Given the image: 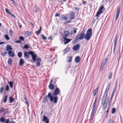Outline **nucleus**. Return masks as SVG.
Masks as SVG:
<instances>
[{"label":"nucleus","mask_w":123,"mask_h":123,"mask_svg":"<svg viewBox=\"0 0 123 123\" xmlns=\"http://www.w3.org/2000/svg\"><path fill=\"white\" fill-rule=\"evenodd\" d=\"M111 85V82H109L102 100L101 103L103 105V109L104 110H105V109L107 105V103L106 102V100L108 99V98L107 97V96L110 87Z\"/></svg>","instance_id":"1"},{"label":"nucleus","mask_w":123,"mask_h":123,"mask_svg":"<svg viewBox=\"0 0 123 123\" xmlns=\"http://www.w3.org/2000/svg\"><path fill=\"white\" fill-rule=\"evenodd\" d=\"M92 29L90 28L86 31V34H85V38L87 40H89L91 37L92 35Z\"/></svg>","instance_id":"2"},{"label":"nucleus","mask_w":123,"mask_h":123,"mask_svg":"<svg viewBox=\"0 0 123 123\" xmlns=\"http://www.w3.org/2000/svg\"><path fill=\"white\" fill-rule=\"evenodd\" d=\"M49 98H50V101H53V99L54 98L52 97V95L50 92L49 93L48 95H46L44 97L43 100V102L45 103L49 99Z\"/></svg>","instance_id":"3"},{"label":"nucleus","mask_w":123,"mask_h":123,"mask_svg":"<svg viewBox=\"0 0 123 123\" xmlns=\"http://www.w3.org/2000/svg\"><path fill=\"white\" fill-rule=\"evenodd\" d=\"M85 38V34L84 33H80L78 36L76 37L75 39V40L74 42H73V43H74V42L77 41L78 39L82 40Z\"/></svg>","instance_id":"4"},{"label":"nucleus","mask_w":123,"mask_h":123,"mask_svg":"<svg viewBox=\"0 0 123 123\" xmlns=\"http://www.w3.org/2000/svg\"><path fill=\"white\" fill-rule=\"evenodd\" d=\"M104 9H105L104 7L102 6H101L97 12L96 16L97 17H98L100 14L103 12L102 11Z\"/></svg>","instance_id":"5"},{"label":"nucleus","mask_w":123,"mask_h":123,"mask_svg":"<svg viewBox=\"0 0 123 123\" xmlns=\"http://www.w3.org/2000/svg\"><path fill=\"white\" fill-rule=\"evenodd\" d=\"M98 96L97 95L96 96L95 100L93 103V106L92 109L95 110L97 108V100L98 98Z\"/></svg>","instance_id":"6"},{"label":"nucleus","mask_w":123,"mask_h":123,"mask_svg":"<svg viewBox=\"0 0 123 123\" xmlns=\"http://www.w3.org/2000/svg\"><path fill=\"white\" fill-rule=\"evenodd\" d=\"M60 92V89L58 87H57L55 90L54 92L53 93V95L55 96L58 95Z\"/></svg>","instance_id":"7"},{"label":"nucleus","mask_w":123,"mask_h":123,"mask_svg":"<svg viewBox=\"0 0 123 123\" xmlns=\"http://www.w3.org/2000/svg\"><path fill=\"white\" fill-rule=\"evenodd\" d=\"M30 54L31 55V56L33 60L36 63L35 61H36V59L37 58V55L35 54H34V52L32 51L30 52Z\"/></svg>","instance_id":"8"},{"label":"nucleus","mask_w":123,"mask_h":123,"mask_svg":"<svg viewBox=\"0 0 123 123\" xmlns=\"http://www.w3.org/2000/svg\"><path fill=\"white\" fill-rule=\"evenodd\" d=\"M75 14L73 11H71L69 14V17L71 19H73L75 17Z\"/></svg>","instance_id":"9"},{"label":"nucleus","mask_w":123,"mask_h":123,"mask_svg":"<svg viewBox=\"0 0 123 123\" xmlns=\"http://www.w3.org/2000/svg\"><path fill=\"white\" fill-rule=\"evenodd\" d=\"M120 7H118L116 17V20H117L118 18L120 13Z\"/></svg>","instance_id":"10"},{"label":"nucleus","mask_w":123,"mask_h":123,"mask_svg":"<svg viewBox=\"0 0 123 123\" xmlns=\"http://www.w3.org/2000/svg\"><path fill=\"white\" fill-rule=\"evenodd\" d=\"M53 96L52 95V97H53L54 98L53 99V101L51 102H53L54 103H56L57 102L58 99V97L56 96Z\"/></svg>","instance_id":"11"},{"label":"nucleus","mask_w":123,"mask_h":123,"mask_svg":"<svg viewBox=\"0 0 123 123\" xmlns=\"http://www.w3.org/2000/svg\"><path fill=\"white\" fill-rule=\"evenodd\" d=\"M80 47V45L79 44H77L74 45L73 47V49L75 51L78 50Z\"/></svg>","instance_id":"12"},{"label":"nucleus","mask_w":123,"mask_h":123,"mask_svg":"<svg viewBox=\"0 0 123 123\" xmlns=\"http://www.w3.org/2000/svg\"><path fill=\"white\" fill-rule=\"evenodd\" d=\"M29 54H30L29 52H25L24 53V56L26 59H28L29 58Z\"/></svg>","instance_id":"13"},{"label":"nucleus","mask_w":123,"mask_h":123,"mask_svg":"<svg viewBox=\"0 0 123 123\" xmlns=\"http://www.w3.org/2000/svg\"><path fill=\"white\" fill-rule=\"evenodd\" d=\"M8 54L10 56L12 57H14L15 56V54L11 50H10L9 51Z\"/></svg>","instance_id":"14"},{"label":"nucleus","mask_w":123,"mask_h":123,"mask_svg":"<svg viewBox=\"0 0 123 123\" xmlns=\"http://www.w3.org/2000/svg\"><path fill=\"white\" fill-rule=\"evenodd\" d=\"M70 34L69 32L67 31H65L64 32L63 37H67L69 36Z\"/></svg>","instance_id":"15"},{"label":"nucleus","mask_w":123,"mask_h":123,"mask_svg":"<svg viewBox=\"0 0 123 123\" xmlns=\"http://www.w3.org/2000/svg\"><path fill=\"white\" fill-rule=\"evenodd\" d=\"M41 61V59L40 58H37V63H36V66L38 67L40 66Z\"/></svg>","instance_id":"16"},{"label":"nucleus","mask_w":123,"mask_h":123,"mask_svg":"<svg viewBox=\"0 0 123 123\" xmlns=\"http://www.w3.org/2000/svg\"><path fill=\"white\" fill-rule=\"evenodd\" d=\"M6 49L7 51L11 50L12 49L11 46L10 45H7L6 47Z\"/></svg>","instance_id":"17"},{"label":"nucleus","mask_w":123,"mask_h":123,"mask_svg":"<svg viewBox=\"0 0 123 123\" xmlns=\"http://www.w3.org/2000/svg\"><path fill=\"white\" fill-rule=\"evenodd\" d=\"M64 43L65 44H66L67 43H68L71 40V39H68L65 37H64Z\"/></svg>","instance_id":"18"},{"label":"nucleus","mask_w":123,"mask_h":123,"mask_svg":"<svg viewBox=\"0 0 123 123\" xmlns=\"http://www.w3.org/2000/svg\"><path fill=\"white\" fill-rule=\"evenodd\" d=\"M118 38V36L117 35V34L116 37H115V38L114 39V47L116 46V45L117 43V41Z\"/></svg>","instance_id":"19"},{"label":"nucleus","mask_w":123,"mask_h":123,"mask_svg":"<svg viewBox=\"0 0 123 123\" xmlns=\"http://www.w3.org/2000/svg\"><path fill=\"white\" fill-rule=\"evenodd\" d=\"M24 61L22 58H21L20 60L19 61V64L20 66H22L24 63Z\"/></svg>","instance_id":"20"},{"label":"nucleus","mask_w":123,"mask_h":123,"mask_svg":"<svg viewBox=\"0 0 123 123\" xmlns=\"http://www.w3.org/2000/svg\"><path fill=\"white\" fill-rule=\"evenodd\" d=\"M95 110H94L92 109L90 116V118L91 119H92L93 118L95 113Z\"/></svg>","instance_id":"21"},{"label":"nucleus","mask_w":123,"mask_h":123,"mask_svg":"<svg viewBox=\"0 0 123 123\" xmlns=\"http://www.w3.org/2000/svg\"><path fill=\"white\" fill-rule=\"evenodd\" d=\"M80 61V57L79 56H77L75 59V62L77 63H79Z\"/></svg>","instance_id":"22"},{"label":"nucleus","mask_w":123,"mask_h":123,"mask_svg":"<svg viewBox=\"0 0 123 123\" xmlns=\"http://www.w3.org/2000/svg\"><path fill=\"white\" fill-rule=\"evenodd\" d=\"M108 61V59L107 58H106L103 61V62L102 64L101 65H102L104 66L105 65L106 63Z\"/></svg>","instance_id":"23"},{"label":"nucleus","mask_w":123,"mask_h":123,"mask_svg":"<svg viewBox=\"0 0 123 123\" xmlns=\"http://www.w3.org/2000/svg\"><path fill=\"white\" fill-rule=\"evenodd\" d=\"M49 88L51 90H53L54 88V86L52 84H50L49 85Z\"/></svg>","instance_id":"24"},{"label":"nucleus","mask_w":123,"mask_h":123,"mask_svg":"<svg viewBox=\"0 0 123 123\" xmlns=\"http://www.w3.org/2000/svg\"><path fill=\"white\" fill-rule=\"evenodd\" d=\"M6 50L5 49H4V51L1 53V55L3 56H5L7 54V52L6 51Z\"/></svg>","instance_id":"25"},{"label":"nucleus","mask_w":123,"mask_h":123,"mask_svg":"<svg viewBox=\"0 0 123 123\" xmlns=\"http://www.w3.org/2000/svg\"><path fill=\"white\" fill-rule=\"evenodd\" d=\"M40 10L39 8L38 7H35L34 9V11L36 12Z\"/></svg>","instance_id":"26"},{"label":"nucleus","mask_w":123,"mask_h":123,"mask_svg":"<svg viewBox=\"0 0 123 123\" xmlns=\"http://www.w3.org/2000/svg\"><path fill=\"white\" fill-rule=\"evenodd\" d=\"M47 120H49V119H48L47 117L45 116H43V122H45Z\"/></svg>","instance_id":"27"},{"label":"nucleus","mask_w":123,"mask_h":123,"mask_svg":"<svg viewBox=\"0 0 123 123\" xmlns=\"http://www.w3.org/2000/svg\"><path fill=\"white\" fill-rule=\"evenodd\" d=\"M12 63V59L11 58H9L8 60V64L10 65H11Z\"/></svg>","instance_id":"28"},{"label":"nucleus","mask_w":123,"mask_h":123,"mask_svg":"<svg viewBox=\"0 0 123 123\" xmlns=\"http://www.w3.org/2000/svg\"><path fill=\"white\" fill-rule=\"evenodd\" d=\"M42 27L41 26H40V29L39 30L36 31V33L37 34H39L41 31Z\"/></svg>","instance_id":"29"},{"label":"nucleus","mask_w":123,"mask_h":123,"mask_svg":"<svg viewBox=\"0 0 123 123\" xmlns=\"http://www.w3.org/2000/svg\"><path fill=\"white\" fill-rule=\"evenodd\" d=\"M67 19V18L65 16L63 15L62 16V20H66Z\"/></svg>","instance_id":"30"},{"label":"nucleus","mask_w":123,"mask_h":123,"mask_svg":"<svg viewBox=\"0 0 123 123\" xmlns=\"http://www.w3.org/2000/svg\"><path fill=\"white\" fill-rule=\"evenodd\" d=\"M8 83L9 84L11 88H12L13 87V82L12 81L10 82H8Z\"/></svg>","instance_id":"31"},{"label":"nucleus","mask_w":123,"mask_h":123,"mask_svg":"<svg viewBox=\"0 0 123 123\" xmlns=\"http://www.w3.org/2000/svg\"><path fill=\"white\" fill-rule=\"evenodd\" d=\"M98 91V88H96L94 91L93 92V95L94 96H95L96 95V93Z\"/></svg>","instance_id":"32"},{"label":"nucleus","mask_w":123,"mask_h":123,"mask_svg":"<svg viewBox=\"0 0 123 123\" xmlns=\"http://www.w3.org/2000/svg\"><path fill=\"white\" fill-rule=\"evenodd\" d=\"M107 123H116L115 121H113L112 119H110L109 120Z\"/></svg>","instance_id":"33"},{"label":"nucleus","mask_w":123,"mask_h":123,"mask_svg":"<svg viewBox=\"0 0 123 123\" xmlns=\"http://www.w3.org/2000/svg\"><path fill=\"white\" fill-rule=\"evenodd\" d=\"M0 120L1 122L2 123L5 122V119L4 117H1V118Z\"/></svg>","instance_id":"34"},{"label":"nucleus","mask_w":123,"mask_h":123,"mask_svg":"<svg viewBox=\"0 0 123 123\" xmlns=\"http://www.w3.org/2000/svg\"><path fill=\"white\" fill-rule=\"evenodd\" d=\"M18 56L19 58L21 57L22 56V52H19L18 53Z\"/></svg>","instance_id":"35"},{"label":"nucleus","mask_w":123,"mask_h":123,"mask_svg":"<svg viewBox=\"0 0 123 123\" xmlns=\"http://www.w3.org/2000/svg\"><path fill=\"white\" fill-rule=\"evenodd\" d=\"M10 103H11L13 102L14 99L12 97H11L9 98Z\"/></svg>","instance_id":"36"},{"label":"nucleus","mask_w":123,"mask_h":123,"mask_svg":"<svg viewBox=\"0 0 123 123\" xmlns=\"http://www.w3.org/2000/svg\"><path fill=\"white\" fill-rule=\"evenodd\" d=\"M31 34V33L28 31H26L25 33V35L27 36L30 35Z\"/></svg>","instance_id":"37"},{"label":"nucleus","mask_w":123,"mask_h":123,"mask_svg":"<svg viewBox=\"0 0 123 123\" xmlns=\"http://www.w3.org/2000/svg\"><path fill=\"white\" fill-rule=\"evenodd\" d=\"M5 38L7 40H8L9 39V38L7 34H6L5 35Z\"/></svg>","instance_id":"38"},{"label":"nucleus","mask_w":123,"mask_h":123,"mask_svg":"<svg viewBox=\"0 0 123 123\" xmlns=\"http://www.w3.org/2000/svg\"><path fill=\"white\" fill-rule=\"evenodd\" d=\"M68 62H71L72 60V56H71L68 58Z\"/></svg>","instance_id":"39"},{"label":"nucleus","mask_w":123,"mask_h":123,"mask_svg":"<svg viewBox=\"0 0 123 123\" xmlns=\"http://www.w3.org/2000/svg\"><path fill=\"white\" fill-rule=\"evenodd\" d=\"M116 111V109L115 108H113L112 109V114H113Z\"/></svg>","instance_id":"40"},{"label":"nucleus","mask_w":123,"mask_h":123,"mask_svg":"<svg viewBox=\"0 0 123 123\" xmlns=\"http://www.w3.org/2000/svg\"><path fill=\"white\" fill-rule=\"evenodd\" d=\"M41 36L42 38L44 40H45L46 39V37L43 34H42Z\"/></svg>","instance_id":"41"},{"label":"nucleus","mask_w":123,"mask_h":123,"mask_svg":"<svg viewBox=\"0 0 123 123\" xmlns=\"http://www.w3.org/2000/svg\"><path fill=\"white\" fill-rule=\"evenodd\" d=\"M69 49L68 48H66L64 50L65 53H67L69 51Z\"/></svg>","instance_id":"42"},{"label":"nucleus","mask_w":123,"mask_h":123,"mask_svg":"<svg viewBox=\"0 0 123 123\" xmlns=\"http://www.w3.org/2000/svg\"><path fill=\"white\" fill-rule=\"evenodd\" d=\"M4 88L3 87H1L0 89V93L2 94L4 90Z\"/></svg>","instance_id":"43"},{"label":"nucleus","mask_w":123,"mask_h":123,"mask_svg":"<svg viewBox=\"0 0 123 123\" xmlns=\"http://www.w3.org/2000/svg\"><path fill=\"white\" fill-rule=\"evenodd\" d=\"M10 35L12 37V36L13 31L12 30H10L9 32Z\"/></svg>","instance_id":"44"},{"label":"nucleus","mask_w":123,"mask_h":123,"mask_svg":"<svg viewBox=\"0 0 123 123\" xmlns=\"http://www.w3.org/2000/svg\"><path fill=\"white\" fill-rule=\"evenodd\" d=\"M73 33H76V32L77 29V28H74L73 29Z\"/></svg>","instance_id":"45"},{"label":"nucleus","mask_w":123,"mask_h":123,"mask_svg":"<svg viewBox=\"0 0 123 123\" xmlns=\"http://www.w3.org/2000/svg\"><path fill=\"white\" fill-rule=\"evenodd\" d=\"M8 96L7 95H6L5 97V98L4 100V102L5 103L7 101V98Z\"/></svg>","instance_id":"46"},{"label":"nucleus","mask_w":123,"mask_h":123,"mask_svg":"<svg viewBox=\"0 0 123 123\" xmlns=\"http://www.w3.org/2000/svg\"><path fill=\"white\" fill-rule=\"evenodd\" d=\"M24 48L25 49H28L29 48V45L27 44H25L24 46Z\"/></svg>","instance_id":"47"},{"label":"nucleus","mask_w":123,"mask_h":123,"mask_svg":"<svg viewBox=\"0 0 123 123\" xmlns=\"http://www.w3.org/2000/svg\"><path fill=\"white\" fill-rule=\"evenodd\" d=\"M12 3L15 6H18L17 5V4L16 2L14 0L12 1Z\"/></svg>","instance_id":"48"},{"label":"nucleus","mask_w":123,"mask_h":123,"mask_svg":"<svg viewBox=\"0 0 123 123\" xmlns=\"http://www.w3.org/2000/svg\"><path fill=\"white\" fill-rule=\"evenodd\" d=\"M5 10L6 12H7V13H8L9 14L10 13H11V12H10L9 11L8 8H6Z\"/></svg>","instance_id":"49"},{"label":"nucleus","mask_w":123,"mask_h":123,"mask_svg":"<svg viewBox=\"0 0 123 123\" xmlns=\"http://www.w3.org/2000/svg\"><path fill=\"white\" fill-rule=\"evenodd\" d=\"M112 73H110V74L109 77V79H110L111 78L112 76Z\"/></svg>","instance_id":"50"},{"label":"nucleus","mask_w":123,"mask_h":123,"mask_svg":"<svg viewBox=\"0 0 123 123\" xmlns=\"http://www.w3.org/2000/svg\"><path fill=\"white\" fill-rule=\"evenodd\" d=\"M5 109L3 108H2L0 110V112H5Z\"/></svg>","instance_id":"51"},{"label":"nucleus","mask_w":123,"mask_h":123,"mask_svg":"<svg viewBox=\"0 0 123 123\" xmlns=\"http://www.w3.org/2000/svg\"><path fill=\"white\" fill-rule=\"evenodd\" d=\"M6 90L7 91H8L9 90V86L8 85H7L6 86Z\"/></svg>","instance_id":"52"},{"label":"nucleus","mask_w":123,"mask_h":123,"mask_svg":"<svg viewBox=\"0 0 123 123\" xmlns=\"http://www.w3.org/2000/svg\"><path fill=\"white\" fill-rule=\"evenodd\" d=\"M104 66L102 65H101V66L100 67V70L101 71H102L103 70V67H104Z\"/></svg>","instance_id":"53"},{"label":"nucleus","mask_w":123,"mask_h":123,"mask_svg":"<svg viewBox=\"0 0 123 123\" xmlns=\"http://www.w3.org/2000/svg\"><path fill=\"white\" fill-rule=\"evenodd\" d=\"M109 106H108V108L106 111V113H108L109 110Z\"/></svg>","instance_id":"54"},{"label":"nucleus","mask_w":123,"mask_h":123,"mask_svg":"<svg viewBox=\"0 0 123 123\" xmlns=\"http://www.w3.org/2000/svg\"><path fill=\"white\" fill-rule=\"evenodd\" d=\"M19 38L20 40L23 41L24 40V38L22 36H21Z\"/></svg>","instance_id":"55"},{"label":"nucleus","mask_w":123,"mask_h":123,"mask_svg":"<svg viewBox=\"0 0 123 123\" xmlns=\"http://www.w3.org/2000/svg\"><path fill=\"white\" fill-rule=\"evenodd\" d=\"M9 14H10L11 16H12V17L14 18H15V16L14 15H13V14L11 12V13H10Z\"/></svg>","instance_id":"56"},{"label":"nucleus","mask_w":123,"mask_h":123,"mask_svg":"<svg viewBox=\"0 0 123 123\" xmlns=\"http://www.w3.org/2000/svg\"><path fill=\"white\" fill-rule=\"evenodd\" d=\"M18 25L21 28H22V25L20 23H18Z\"/></svg>","instance_id":"57"},{"label":"nucleus","mask_w":123,"mask_h":123,"mask_svg":"<svg viewBox=\"0 0 123 123\" xmlns=\"http://www.w3.org/2000/svg\"><path fill=\"white\" fill-rule=\"evenodd\" d=\"M59 15H60V14L59 13H56L55 14V17H56L59 16Z\"/></svg>","instance_id":"58"},{"label":"nucleus","mask_w":123,"mask_h":123,"mask_svg":"<svg viewBox=\"0 0 123 123\" xmlns=\"http://www.w3.org/2000/svg\"><path fill=\"white\" fill-rule=\"evenodd\" d=\"M9 119H7L6 123H9Z\"/></svg>","instance_id":"59"},{"label":"nucleus","mask_w":123,"mask_h":123,"mask_svg":"<svg viewBox=\"0 0 123 123\" xmlns=\"http://www.w3.org/2000/svg\"><path fill=\"white\" fill-rule=\"evenodd\" d=\"M117 89V86H116L115 87L114 89V90L113 91H114V92H115L116 91Z\"/></svg>","instance_id":"60"},{"label":"nucleus","mask_w":123,"mask_h":123,"mask_svg":"<svg viewBox=\"0 0 123 123\" xmlns=\"http://www.w3.org/2000/svg\"><path fill=\"white\" fill-rule=\"evenodd\" d=\"M17 43H21V42L19 40H18L15 41Z\"/></svg>","instance_id":"61"},{"label":"nucleus","mask_w":123,"mask_h":123,"mask_svg":"<svg viewBox=\"0 0 123 123\" xmlns=\"http://www.w3.org/2000/svg\"><path fill=\"white\" fill-rule=\"evenodd\" d=\"M71 19H70V20H69L68 21H67V23H71Z\"/></svg>","instance_id":"62"},{"label":"nucleus","mask_w":123,"mask_h":123,"mask_svg":"<svg viewBox=\"0 0 123 123\" xmlns=\"http://www.w3.org/2000/svg\"><path fill=\"white\" fill-rule=\"evenodd\" d=\"M25 100L26 101V103L28 105L29 104V102H28L27 100V99H26V98H25Z\"/></svg>","instance_id":"63"},{"label":"nucleus","mask_w":123,"mask_h":123,"mask_svg":"<svg viewBox=\"0 0 123 123\" xmlns=\"http://www.w3.org/2000/svg\"><path fill=\"white\" fill-rule=\"evenodd\" d=\"M10 123H16L15 122L13 121H11L10 122Z\"/></svg>","instance_id":"64"}]
</instances>
